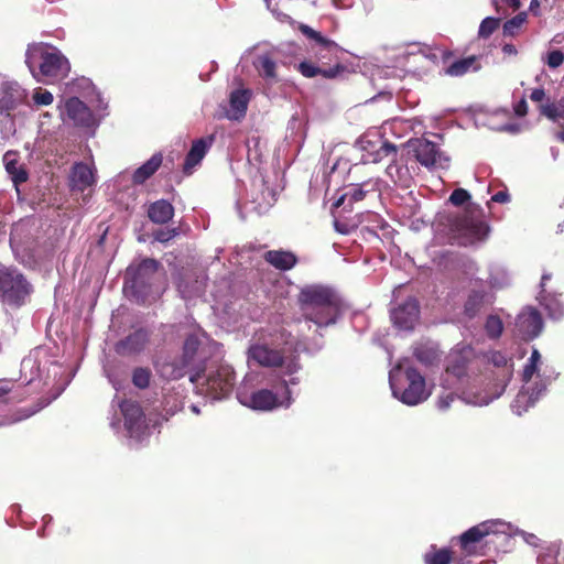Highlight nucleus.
Returning a JSON list of instances; mask_svg holds the SVG:
<instances>
[{
	"label": "nucleus",
	"mask_w": 564,
	"mask_h": 564,
	"mask_svg": "<svg viewBox=\"0 0 564 564\" xmlns=\"http://www.w3.org/2000/svg\"><path fill=\"white\" fill-rule=\"evenodd\" d=\"M425 564H451L453 561V551L447 547L437 549L435 545L424 554Z\"/></svg>",
	"instance_id": "2f4dec72"
},
{
	"label": "nucleus",
	"mask_w": 564,
	"mask_h": 564,
	"mask_svg": "<svg viewBox=\"0 0 564 564\" xmlns=\"http://www.w3.org/2000/svg\"><path fill=\"white\" fill-rule=\"evenodd\" d=\"M299 302L304 312V318L319 327L334 324L340 313L341 301L329 288L308 285L301 290Z\"/></svg>",
	"instance_id": "7ed1b4c3"
},
{
	"label": "nucleus",
	"mask_w": 564,
	"mask_h": 564,
	"mask_svg": "<svg viewBox=\"0 0 564 564\" xmlns=\"http://www.w3.org/2000/svg\"><path fill=\"white\" fill-rule=\"evenodd\" d=\"M6 169L8 173L12 176V181L14 184L24 183L28 180V173L25 170L18 167L17 163L13 161H9L6 163Z\"/></svg>",
	"instance_id": "58836bf2"
},
{
	"label": "nucleus",
	"mask_w": 564,
	"mask_h": 564,
	"mask_svg": "<svg viewBox=\"0 0 564 564\" xmlns=\"http://www.w3.org/2000/svg\"><path fill=\"white\" fill-rule=\"evenodd\" d=\"M70 182L74 188L83 192L94 182L93 171L85 163H76L72 171Z\"/></svg>",
	"instance_id": "393cba45"
},
{
	"label": "nucleus",
	"mask_w": 564,
	"mask_h": 564,
	"mask_svg": "<svg viewBox=\"0 0 564 564\" xmlns=\"http://www.w3.org/2000/svg\"><path fill=\"white\" fill-rule=\"evenodd\" d=\"M514 113L518 117H524L528 113V104L524 98L519 100L514 106Z\"/></svg>",
	"instance_id": "3c124183"
},
{
	"label": "nucleus",
	"mask_w": 564,
	"mask_h": 564,
	"mask_svg": "<svg viewBox=\"0 0 564 564\" xmlns=\"http://www.w3.org/2000/svg\"><path fill=\"white\" fill-rule=\"evenodd\" d=\"M150 340V333L145 328H138L133 333L119 340L115 350L120 356H132L140 354Z\"/></svg>",
	"instance_id": "ddd939ff"
},
{
	"label": "nucleus",
	"mask_w": 564,
	"mask_h": 564,
	"mask_svg": "<svg viewBox=\"0 0 564 564\" xmlns=\"http://www.w3.org/2000/svg\"><path fill=\"white\" fill-rule=\"evenodd\" d=\"M200 345L202 339L197 333L188 334L184 340L180 359L172 365L164 366L163 375L171 379H180L194 369Z\"/></svg>",
	"instance_id": "6e6552de"
},
{
	"label": "nucleus",
	"mask_w": 564,
	"mask_h": 564,
	"mask_svg": "<svg viewBox=\"0 0 564 564\" xmlns=\"http://www.w3.org/2000/svg\"><path fill=\"white\" fill-rule=\"evenodd\" d=\"M486 329L490 337L497 338L502 333V323L499 317L489 316L486 322Z\"/></svg>",
	"instance_id": "79ce46f5"
},
{
	"label": "nucleus",
	"mask_w": 564,
	"mask_h": 564,
	"mask_svg": "<svg viewBox=\"0 0 564 564\" xmlns=\"http://www.w3.org/2000/svg\"><path fill=\"white\" fill-rule=\"evenodd\" d=\"M538 370V366L536 365H533V364H527L524 369H523V373H522V379L524 382H529L533 375Z\"/></svg>",
	"instance_id": "8fccbe9b"
},
{
	"label": "nucleus",
	"mask_w": 564,
	"mask_h": 564,
	"mask_svg": "<svg viewBox=\"0 0 564 564\" xmlns=\"http://www.w3.org/2000/svg\"><path fill=\"white\" fill-rule=\"evenodd\" d=\"M163 156L161 153L153 154L145 163L138 167L132 174V183L141 185L148 181L161 166Z\"/></svg>",
	"instance_id": "b1692460"
},
{
	"label": "nucleus",
	"mask_w": 564,
	"mask_h": 564,
	"mask_svg": "<svg viewBox=\"0 0 564 564\" xmlns=\"http://www.w3.org/2000/svg\"><path fill=\"white\" fill-rule=\"evenodd\" d=\"M500 25L499 18L488 17L484 19L479 25L478 34L482 39L489 37Z\"/></svg>",
	"instance_id": "e433bc0d"
},
{
	"label": "nucleus",
	"mask_w": 564,
	"mask_h": 564,
	"mask_svg": "<svg viewBox=\"0 0 564 564\" xmlns=\"http://www.w3.org/2000/svg\"><path fill=\"white\" fill-rule=\"evenodd\" d=\"M558 104L561 108L562 118L564 119V97L558 101Z\"/></svg>",
	"instance_id": "680f3d73"
},
{
	"label": "nucleus",
	"mask_w": 564,
	"mask_h": 564,
	"mask_svg": "<svg viewBox=\"0 0 564 564\" xmlns=\"http://www.w3.org/2000/svg\"><path fill=\"white\" fill-rule=\"evenodd\" d=\"M393 394L404 404L416 405L430 395L426 390L425 378L413 367L404 370L403 379L400 383H391Z\"/></svg>",
	"instance_id": "0eeeda50"
},
{
	"label": "nucleus",
	"mask_w": 564,
	"mask_h": 564,
	"mask_svg": "<svg viewBox=\"0 0 564 564\" xmlns=\"http://www.w3.org/2000/svg\"><path fill=\"white\" fill-rule=\"evenodd\" d=\"M34 412H35V411L25 413V414L22 416V419H25V417L31 416ZM19 420H21V417H20Z\"/></svg>",
	"instance_id": "69168bd1"
},
{
	"label": "nucleus",
	"mask_w": 564,
	"mask_h": 564,
	"mask_svg": "<svg viewBox=\"0 0 564 564\" xmlns=\"http://www.w3.org/2000/svg\"><path fill=\"white\" fill-rule=\"evenodd\" d=\"M32 292V285L15 269L0 268V302L4 306L19 308Z\"/></svg>",
	"instance_id": "39448f33"
},
{
	"label": "nucleus",
	"mask_w": 564,
	"mask_h": 564,
	"mask_svg": "<svg viewBox=\"0 0 564 564\" xmlns=\"http://www.w3.org/2000/svg\"><path fill=\"white\" fill-rule=\"evenodd\" d=\"M516 325L527 339H532L541 334L543 319L536 308L528 307L518 315Z\"/></svg>",
	"instance_id": "4468645a"
},
{
	"label": "nucleus",
	"mask_w": 564,
	"mask_h": 564,
	"mask_svg": "<svg viewBox=\"0 0 564 564\" xmlns=\"http://www.w3.org/2000/svg\"><path fill=\"white\" fill-rule=\"evenodd\" d=\"M540 358H541V355L540 352L534 349L531 354V357L529 358V364H533V365H536L538 366V362L540 361Z\"/></svg>",
	"instance_id": "4d7b16f0"
},
{
	"label": "nucleus",
	"mask_w": 564,
	"mask_h": 564,
	"mask_svg": "<svg viewBox=\"0 0 564 564\" xmlns=\"http://www.w3.org/2000/svg\"><path fill=\"white\" fill-rule=\"evenodd\" d=\"M535 8H539V1L538 0H531L530 10L533 12L534 15H538L539 13L535 10Z\"/></svg>",
	"instance_id": "052dcab7"
},
{
	"label": "nucleus",
	"mask_w": 564,
	"mask_h": 564,
	"mask_svg": "<svg viewBox=\"0 0 564 564\" xmlns=\"http://www.w3.org/2000/svg\"><path fill=\"white\" fill-rule=\"evenodd\" d=\"M160 267L161 263L152 258L143 259L137 267H128L124 284L138 301L144 303L151 295Z\"/></svg>",
	"instance_id": "423d86ee"
},
{
	"label": "nucleus",
	"mask_w": 564,
	"mask_h": 564,
	"mask_svg": "<svg viewBox=\"0 0 564 564\" xmlns=\"http://www.w3.org/2000/svg\"><path fill=\"white\" fill-rule=\"evenodd\" d=\"M348 195L347 206L351 210L352 205L357 202L362 200L366 197V191L361 186H356L346 192Z\"/></svg>",
	"instance_id": "a18cd8bd"
},
{
	"label": "nucleus",
	"mask_w": 564,
	"mask_h": 564,
	"mask_svg": "<svg viewBox=\"0 0 564 564\" xmlns=\"http://www.w3.org/2000/svg\"><path fill=\"white\" fill-rule=\"evenodd\" d=\"M336 229H337V231H339V232H345L344 230H341V229L338 227V224H337V223H336Z\"/></svg>",
	"instance_id": "338daca9"
},
{
	"label": "nucleus",
	"mask_w": 564,
	"mask_h": 564,
	"mask_svg": "<svg viewBox=\"0 0 564 564\" xmlns=\"http://www.w3.org/2000/svg\"><path fill=\"white\" fill-rule=\"evenodd\" d=\"M414 158L425 167L441 164L442 153L436 143L427 139H415L410 142Z\"/></svg>",
	"instance_id": "f8f14e48"
},
{
	"label": "nucleus",
	"mask_w": 564,
	"mask_h": 564,
	"mask_svg": "<svg viewBox=\"0 0 564 564\" xmlns=\"http://www.w3.org/2000/svg\"><path fill=\"white\" fill-rule=\"evenodd\" d=\"M420 305L416 299L409 297L391 313L393 323L403 329H411L419 318Z\"/></svg>",
	"instance_id": "2eb2a0df"
},
{
	"label": "nucleus",
	"mask_w": 564,
	"mask_h": 564,
	"mask_svg": "<svg viewBox=\"0 0 564 564\" xmlns=\"http://www.w3.org/2000/svg\"><path fill=\"white\" fill-rule=\"evenodd\" d=\"M174 216L173 205L165 200L159 199L150 204L148 208L149 219L159 225L167 224Z\"/></svg>",
	"instance_id": "5701e85b"
},
{
	"label": "nucleus",
	"mask_w": 564,
	"mask_h": 564,
	"mask_svg": "<svg viewBox=\"0 0 564 564\" xmlns=\"http://www.w3.org/2000/svg\"><path fill=\"white\" fill-rule=\"evenodd\" d=\"M263 343L248 348V359L265 368H281L284 375L291 376L301 369L296 352L297 343L285 327L280 326L262 334Z\"/></svg>",
	"instance_id": "f257e3e1"
},
{
	"label": "nucleus",
	"mask_w": 564,
	"mask_h": 564,
	"mask_svg": "<svg viewBox=\"0 0 564 564\" xmlns=\"http://www.w3.org/2000/svg\"><path fill=\"white\" fill-rule=\"evenodd\" d=\"M213 142V135L208 138H200L193 141L192 147L185 158L183 166L184 173H191L192 169L204 159L205 154L207 153V150L212 147Z\"/></svg>",
	"instance_id": "6ab92c4d"
},
{
	"label": "nucleus",
	"mask_w": 564,
	"mask_h": 564,
	"mask_svg": "<svg viewBox=\"0 0 564 564\" xmlns=\"http://www.w3.org/2000/svg\"><path fill=\"white\" fill-rule=\"evenodd\" d=\"M443 224L447 228L451 243L464 247L484 240L490 230L482 209L474 204H469L462 213L446 215Z\"/></svg>",
	"instance_id": "20e7f679"
},
{
	"label": "nucleus",
	"mask_w": 564,
	"mask_h": 564,
	"mask_svg": "<svg viewBox=\"0 0 564 564\" xmlns=\"http://www.w3.org/2000/svg\"><path fill=\"white\" fill-rule=\"evenodd\" d=\"M492 3H494V6H495V8H496L497 12L499 13V12H500V7H499L498 1H497V0H492Z\"/></svg>",
	"instance_id": "0e129e2a"
},
{
	"label": "nucleus",
	"mask_w": 564,
	"mask_h": 564,
	"mask_svg": "<svg viewBox=\"0 0 564 564\" xmlns=\"http://www.w3.org/2000/svg\"><path fill=\"white\" fill-rule=\"evenodd\" d=\"M541 115L546 118L556 121L557 119H563L561 115V108L558 102H549L540 106Z\"/></svg>",
	"instance_id": "ea45409f"
},
{
	"label": "nucleus",
	"mask_w": 564,
	"mask_h": 564,
	"mask_svg": "<svg viewBox=\"0 0 564 564\" xmlns=\"http://www.w3.org/2000/svg\"><path fill=\"white\" fill-rule=\"evenodd\" d=\"M65 111L67 117L76 126L89 127L93 122V113L90 109L77 97H72L66 100Z\"/></svg>",
	"instance_id": "a211bd4d"
},
{
	"label": "nucleus",
	"mask_w": 564,
	"mask_h": 564,
	"mask_svg": "<svg viewBox=\"0 0 564 564\" xmlns=\"http://www.w3.org/2000/svg\"><path fill=\"white\" fill-rule=\"evenodd\" d=\"M263 259L274 269L280 271H289L293 269L299 262V259L294 252L282 249L267 251L263 254Z\"/></svg>",
	"instance_id": "aec40b11"
},
{
	"label": "nucleus",
	"mask_w": 564,
	"mask_h": 564,
	"mask_svg": "<svg viewBox=\"0 0 564 564\" xmlns=\"http://www.w3.org/2000/svg\"><path fill=\"white\" fill-rule=\"evenodd\" d=\"M489 302V294L485 290H471L464 305L465 314L474 317Z\"/></svg>",
	"instance_id": "bb28decb"
},
{
	"label": "nucleus",
	"mask_w": 564,
	"mask_h": 564,
	"mask_svg": "<svg viewBox=\"0 0 564 564\" xmlns=\"http://www.w3.org/2000/svg\"><path fill=\"white\" fill-rule=\"evenodd\" d=\"M279 399L274 392L260 389L251 393L248 405L254 410L271 411L279 406Z\"/></svg>",
	"instance_id": "4be33fe9"
},
{
	"label": "nucleus",
	"mask_w": 564,
	"mask_h": 564,
	"mask_svg": "<svg viewBox=\"0 0 564 564\" xmlns=\"http://www.w3.org/2000/svg\"><path fill=\"white\" fill-rule=\"evenodd\" d=\"M178 235L177 228H171V229H158L153 232V237L159 242H167L171 239H173L175 236Z\"/></svg>",
	"instance_id": "de8ad7c7"
},
{
	"label": "nucleus",
	"mask_w": 564,
	"mask_h": 564,
	"mask_svg": "<svg viewBox=\"0 0 564 564\" xmlns=\"http://www.w3.org/2000/svg\"><path fill=\"white\" fill-rule=\"evenodd\" d=\"M299 31L311 42V50L314 57L321 65L312 61H303L296 69L306 78H314L318 75L327 79H334L345 70V66L337 62L332 67H323L329 64L333 59H338L339 46L338 44L324 36L321 32L315 31L310 25L301 23Z\"/></svg>",
	"instance_id": "f03ea898"
},
{
	"label": "nucleus",
	"mask_w": 564,
	"mask_h": 564,
	"mask_svg": "<svg viewBox=\"0 0 564 564\" xmlns=\"http://www.w3.org/2000/svg\"><path fill=\"white\" fill-rule=\"evenodd\" d=\"M40 59V72L45 77L64 78L70 69L68 59L55 48L41 51Z\"/></svg>",
	"instance_id": "9d476101"
},
{
	"label": "nucleus",
	"mask_w": 564,
	"mask_h": 564,
	"mask_svg": "<svg viewBox=\"0 0 564 564\" xmlns=\"http://www.w3.org/2000/svg\"><path fill=\"white\" fill-rule=\"evenodd\" d=\"M120 410L124 419V426L129 433H140L145 426V415L137 401L123 400Z\"/></svg>",
	"instance_id": "dca6fc26"
},
{
	"label": "nucleus",
	"mask_w": 564,
	"mask_h": 564,
	"mask_svg": "<svg viewBox=\"0 0 564 564\" xmlns=\"http://www.w3.org/2000/svg\"><path fill=\"white\" fill-rule=\"evenodd\" d=\"M456 400V394L453 392L445 393L443 395H440L437 399V408L442 411L447 410L452 402Z\"/></svg>",
	"instance_id": "09e8293b"
},
{
	"label": "nucleus",
	"mask_w": 564,
	"mask_h": 564,
	"mask_svg": "<svg viewBox=\"0 0 564 564\" xmlns=\"http://www.w3.org/2000/svg\"><path fill=\"white\" fill-rule=\"evenodd\" d=\"M545 98V90L543 88H535L530 95V99L534 102H540Z\"/></svg>",
	"instance_id": "864d4df0"
},
{
	"label": "nucleus",
	"mask_w": 564,
	"mask_h": 564,
	"mask_svg": "<svg viewBox=\"0 0 564 564\" xmlns=\"http://www.w3.org/2000/svg\"><path fill=\"white\" fill-rule=\"evenodd\" d=\"M545 308L547 314L553 319H560L564 316V304L555 299H551L546 302Z\"/></svg>",
	"instance_id": "a19ab883"
},
{
	"label": "nucleus",
	"mask_w": 564,
	"mask_h": 564,
	"mask_svg": "<svg viewBox=\"0 0 564 564\" xmlns=\"http://www.w3.org/2000/svg\"><path fill=\"white\" fill-rule=\"evenodd\" d=\"M387 175L390 180L401 187H410L412 176L406 165H399L395 161H392L386 169Z\"/></svg>",
	"instance_id": "cd10ccee"
},
{
	"label": "nucleus",
	"mask_w": 564,
	"mask_h": 564,
	"mask_svg": "<svg viewBox=\"0 0 564 564\" xmlns=\"http://www.w3.org/2000/svg\"><path fill=\"white\" fill-rule=\"evenodd\" d=\"M552 274L551 273H543L541 278L540 286L542 289V292L545 290L546 281L551 280Z\"/></svg>",
	"instance_id": "bf43d9fd"
},
{
	"label": "nucleus",
	"mask_w": 564,
	"mask_h": 564,
	"mask_svg": "<svg viewBox=\"0 0 564 564\" xmlns=\"http://www.w3.org/2000/svg\"><path fill=\"white\" fill-rule=\"evenodd\" d=\"M474 351L470 347L453 350L446 360V372L462 380L467 376V370Z\"/></svg>",
	"instance_id": "f3484780"
},
{
	"label": "nucleus",
	"mask_w": 564,
	"mask_h": 564,
	"mask_svg": "<svg viewBox=\"0 0 564 564\" xmlns=\"http://www.w3.org/2000/svg\"><path fill=\"white\" fill-rule=\"evenodd\" d=\"M413 356L416 360L424 365H432L436 359L435 350L425 346H417L414 348Z\"/></svg>",
	"instance_id": "4c0bfd02"
},
{
	"label": "nucleus",
	"mask_w": 564,
	"mask_h": 564,
	"mask_svg": "<svg viewBox=\"0 0 564 564\" xmlns=\"http://www.w3.org/2000/svg\"><path fill=\"white\" fill-rule=\"evenodd\" d=\"M527 18L528 14L523 11L507 20L503 24V34L508 36H514L527 21Z\"/></svg>",
	"instance_id": "f704fd0d"
},
{
	"label": "nucleus",
	"mask_w": 564,
	"mask_h": 564,
	"mask_svg": "<svg viewBox=\"0 0 564 564\" xmlns=\"http://www.w3.org/2000/svg\"><path fill=\"white\" fill-rule=\"evenodd\" d=\"M488 361L503 372V378L509 379L511 369L508 367L509 359L501 351H491L488 356Z\"/></svg>",
	"instance_id": "c9c22d12"
},
{
	"label": "nucleus",
	"mask_w": 564,
	"mask_h": 564,
	"mask_svg": "<svg viewBox=\"0 0 564 564\" xmlns=\"http://www.w3.org/2000/svg\"><path fill=\"white\" fill-rule=\"evenodd\" d=\"M152 378L151 370L147 367H137L132 371V383L138 389H147Z\"/></svg>",
	"instance_id": "72a5a7b5"
},
{
	"label": "nucleus",
	"mask_w": 564,
	"mask_h": 564,
	"mask_svg": "<svg viewBox=\"0 0 564 564\" xmlns=\"http://www.w3.org/2000/svg\"><path fill=\"white\" fill-rule=\"evenodd\" d=\"M398 148L389 141H382L380 147L372 153V162L378 163L384 159L397 160Z\"/></svg>",
	"instance_id": "473e14b6"
},
{
	"label": "nucleus",
	"mask_w": 564,
	"mask_h": 564,
	"mask_svg": "<svg viewBox=\"0 0 564 564\" xmlns=\"http://www.w3.org/2000/svg\"><path fill=\"white\" fill-rule=\"evenodd\" d=\"M557 139L564 142V128L560 132H557Z\"/></svg>",
	"instance_id": "e2e57ef3"
},
{
	"label": "nucleus",
	"mask_w": 564,
	"mask_h": 564,
	"mask_svg": "<svg viewBox=\"0 0 564 564\" xmlns=\"http://www.w3.org/2000/svg\"><path fill=\"white\" fill-rule=\"evenodd\" d=\"M196 380H197V379H196V376H192V377H191V381H196Z\"/></svg>",
	"instance_id": "774afa93"
},
{
	"label": "nucleus",
	"mask_w": 564,
	"mask_h": 564,
	"mask_svg": "<svg viewBox=\"0 0 564 564\" xmlns=\"http://www.w3.org/2000/svg\"><path fill=\"white\" fill-rule=\"evenodd\" d=\"M489 533L490 527L488 522H481L477 525H474L459 536L460 547L469 553L470 544L479 542Z\"/></svg>",
	"instance_id": "a878e982"
},
{
	"label": "nucleus",
	"mask_w": 564,
	"mask_h": 564,
	"mask_svg": "<svg viewBox=\"0 0 564 564\" xmlns=\"http://www.w3.org/2000/svg\"><path fill=\"white\" fill-rule=\"evenodd\" d=\"M346 202H348V195L347 193H344L335 203H334V207L338 208L343 205L346 204Z\"/></svg>",
	"instance_id": "13d9d810"
},
{
	"label": "nucleus",
	"mask_w": 564,
	"mask_h": 564,
	"mask_svg": "<svg viewBox=\"0 0 564 564\" xmlns=\"http://www.w3.org/2000/svg\"><path fill=\"white\" fill-rule=\"evenodd\" d=\"M479 65L477 64L476 56H469L465 58L457 59L447 66L445 73L453 77H458L465 75L470 69L478 70Z\"/></svg>",
	"instance_id": "c756f323"
},
{
	"label": "nucleus",
	"mask_w": 564,
	"mask_h": 564,
	"mask_svg": "<svg viewBox=\"0 0 564 564\" xmlns=\"http://www.w3.org/2000/svg\"><path fill=\"white\" fill-rule=\"evenodd\" d=\"M235 371L230 366H219L206 378V390L214 399L227 397L235 386Z\"/></svg>",
	"instance_id": "1a4fd4ad"
},
{
	"label": "nucleus",
	"mask_w": 564,
	"mask_h": 564,
	"mask_svg": "<svg viewBox=\"0 0 564 564\" xmlns=\"http://www.w3.org/2000/svg\"><path fill=\"white\" fill-rule=\"evenodd\" d=\"M509 199L510 195L508 194L507 191H499L491 197V202L495 203H507L509 202Z\"/></svg>",
	"instance_id": "603ef678"
},
{
	"label": "nucleus",
	"mask_w": 564,
	"mask_h": 564,
	"mask_svg": "<svg viewBox=\"0 0 564 564\" xmlns=\"http://www.w3.org/2000/svg\"><path fill=\"white\" fill-rule=\"evenodd\" d=\"M259 75L267 80H276V63L268 54L257 57L253 63Z\"/></svg>",
	"instance_id": "7c9ffc66"
},
{
	"label": "nucleus",
	"mask_w": 564,
	"mask_h": 564,
	"mask_svg": "<svg viewBox=\"0 0 564 564\" xmlns=\"http://www.w3.org/2000/svg\"><path fill=\"white\" fill-rule=\"evenodd\" d=\"M26 397L25 389L15 380L0 379V404L20 403Z\"/></svg>",
	"instance_id": "412c9836"
},
{
	"label": "nucleus",
	"mask_w": 564,
	"mask_h": 564,
	"mask_svg": "<svg viewBox=\"0 0 564 564\" xmlns=\"http://www.w3.org/2000/svg\"><path fill=\"white\" fill-rule=\"evenodd\" d=\"M564 62V53L561 50H553L547 53L546 64L550 68H557Z\"/></svg>",
	"instance_id": "49530a36"
},
{
	"label": "nucleus",
	"mask_w": 564,
	"mask_h": 564,
	"mask_svg": "<svg viewBox=\"0 0 564 564\" xmlns=\"http://www.w3.org/2000/svg\"><path fill=\"white\" fill-rule=\"evenodd\" d=\"M26 98V93L17 84L3 85L0 91V124L4 120L12 121V111L19 105H22Z\"/></svg>",
	"instance_id": "9b49d317"
},
{
	"label": "nucleus",
	"mask_w": 564,
	"mask_h": 564,
	"mask_svg": "<svg viewBox=\"0 0 564 564\" xmlns=\"http://www.w3.org/2000/svg\"><path fill=\"white\" fill-rule=\"evenodd\" d=\"M251 98L250 89H236L231 91L229 97L230 108L237 112L236 119L246 115L248 104Z\"/></svg>",
	"instance_id": "c85d7f7f"
},
{
	"label": "nucleus",
	"mask_w": 564,
	"mask_h": 564,
	"mask_svg": "<svg viewBox=\"0 0 564 564\" xmlns=\"http://www.w3.org/2000/svg\"><path fill=\"white\" fill-rule=\"evenodd\" d=\"M33 100L37 106H48L53 102L54 98L51 91L39 88L33 95Z\"/></svg>",
	"instance_id": "c03bdc74"
},
{
	"label": "nucleus",
	"mask_w": 564,
	"mask_h": 564,
	"mask_svg": "<svg viewBox=\"0 0 564 564\" xmlns=\"http://www.w3.org/2000/svg\"><path fill=\"white\" fill-rule=\"evenodd\" d=\"M502 2L512 9V11H517L521 7V0H502Z\"/></svg>",
	"instance_id": "5fc2aeb1"
},
{
	"label": "nucleus",
	"mask_w": 564,
	"mask_h": 564,
	"mask_svg": "<svg viewBox=\"0 0 564 564\" xmlns=\"http://www.w3.org/2000/svg\"><path fill=\"white\" fill-rule=\"evenodd\" d=\"M470 199V194L464 188H456L449 196V202L454 206H463Z\"/></svg>",
	"instance_id": "37998d69"
},
{
	"label": "nucleus",
	"mask_w": 564,
	"mask_h": 564,
	"mask_svg": "<svg viewBox=\"0 0 564 564\" xmlns=\"http://www.w3.org/2000/svg\"><path fill=\"white\" fill-rule=\"evenodd\" d=\"M502 52L508 54V55H516L517 54V48L512 44H505L503 47H502Z\"/></svg>",
	"instance_id": "6e6d98bb"
}]
</instances>
